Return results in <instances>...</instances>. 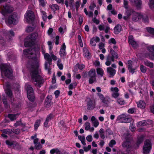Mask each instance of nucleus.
Here are the masks:
<instances>
[{
    "instance_id": "33",
    "label": "nucleus",
    "mask_w": 154,
    "mask_h": 154,
    "mask_svg": "<svg viewBox=\"0 0 154 154\" xmlns=\"http://www.w3.org/2000/svg\"><path fill=\"white\" fill-rule=\"evenodd\" d=\"M116 102L119 104L124 105L125 104V101L122 98H116Z\"/></svg>"
},
{
    "instance_id": "7",
    "label": "nucleus",
    "mask_w": 154,
    "mask_h": 154,
    "mask_svg": "<svg viewBox=\"0 0 154 154\" xmlns=\"http://www.w3.org/2000/svg\"><path fill=\"white\" fill-rule=\"evenodd\" d=\"M35 18V15L33 12L31 10H28L25 15V20L29 23L33 20Z\"/></svg>"
},
{
    "instance_id": "5",
    "label": "nucleus",
    "mask_w": 154,
    "mask_h": 154,
    "mask_svg": "<svg viewBox=\"0 0 154 154\" xmlns=\"http://www.w3.org/2000/svg\"><path fill=\"white\" fill-rule=\"evenodd\" d=\"M152 147V144L150 140H146L144 143L143 147V154H149L150 152Z\"/></svg>"
},
{
    "instance_id": "63",
    "label": "nucleus",
    "mask_w": 154,
    "mask_h": 154,
    "mask_svg": "<svg viewBox=\"0 0 154 154\" xmlns=\"http://www.w3.org/2000/svg\"><path fill=\"white\" fill-rule=\"evenodd\" d=\"M11 131L16 134H18L20 132V130L19 129H12Z\"/></svg>"
},
{
    "instance_id": "37",
    "label": "nucleus",
    "mask_w": 154,
    "mask_h": 154,
    "mask_svg": "<svg viewBox=\"0 0 154 154\" xmlns=\"http://www.w3.org/2000/svg\"><path fill=\"white\" fill-rule=\"evenodd\" d=\"M79 139L81 141L82 144L84 146L85 145L86 143L85 142V137L84 136H78Z\"/></svg>"
},
{
    "instance_id": "36",
    "label": "nucleus",
    "mask_w": 154,
    "mask_h": 154,
    "mask_svg": "<svg viewBox=\"0 0 154 154\" xmlns=\"http://www.w3.org/2000/svg\"><path fill=\"white\" fill-rule=\"evenodd\" d=\"M134 2L136 7L139 8L141 5V0H134Z\"/></svg>"
},
{
    "instance_id": "4",
    "label": "nucleus",
    "mask_w": 154,
    "mask_h": 154,
    "mask_svg": "<svg viewBox=\"0 0 154 154\" xmlns=\"http://www.w3.org/2000/svg\"><path fill=\"white\" fill-rule=\"evenodd\" d=\"M19 18L17 14L14 13L10 15L6 20V22L8 24H15L18 21Z\"/></svg>"
},
{
    "instance_id": "62",
    "label": "nucleus",
    "mask_w": 154,
    "mask_h": 154,
    "mask_svg": "<svg viewBox=\"0 0 154 154\" xmlns=\"http://www.w3.org/2000/svg\"><path fill=\"white\" fill-rule=\"evenodd\" d=\"M92 21L96 24H99L100 22L99 20L97 19L96 17H94L93 18Z\"/></svg>"
},
{
    "instance_id": "49",
    "label": "nucleus",
    "mask_w": 154,
    "mask_h": 154,
    "mask_svg": "<svg viewBox=\"0 0 154 154\" xmlns=\"http://www.w3.org/2000/svg\"><path fill=\"white\" fill-rule=\"evenodd\" d=\"M147 30L149 33L154 35V29L149 27L148 28Z\"/></svg>"
},
{
    "instance_id": "58",
    "label": "nucleus",
    "mask_w": 154,
    "mask_h": 154,
    "mask_svg": "<svg viewBox=\"0 0 154 154\" xmlns=\"http://www.w3.org/2000/svg\"><path fill=\"white\" fill-rule=\"evenodd\" d=\"M86 138L87 140L89 142H91L92 140V136L91 135L87 136Z\"/></svg>"
},
{
    "instance_id": "51",
    "label": "nucleus",
    "mask_w": 154,
    "mask_h": 154,
    "mask_svg": "<svg viewBox=\"0 0 154 154\" xmlns=\"http://www.w3.org/2000/svg\"><path fill=\"white\" fill-rule=\"evenodd\" d=\"M149 5L151 8H154V0H150Z\"/></svg>"
},
{
    "instance_id": "27",
    "label": "nucleus",
    "mask_w": 154,
    "mask_h": 154,
    "mask_svg": "<svg viewBox=\"0 0 154 154\" xmlns=\"http://www.w3.org/2000/svg\"><path fill=\"white\" fill-rule=\"evenodd\" d=\"M138 107L141 109H144L146 106L145 102L142 100H140L138 103H137Z\"/></svg>"
},
{
    "instance_id": "41",
    "label": "nucleus",
    "mask_w": 154,
    "mask_h": 154,
    "mask_svg": "<svg viewBox=\"0 0 154 154\" xmlns=\"http://www.w3.org/2000/svg\"><path fill=\"white\" fill-rule=\"evenodd\" d=\"M19 115L18 114H9L8 115V117L10 119L11 121H13L16 119V116Z\"/></svg>"
},
{
    "instance_id": "30",
    "label": "nucleus",
    "mask_w": 154,
    "mask_h": 154,
    "mask_svg": "<svg viewBox=\"0 0 154 154\" xmlns=\"http://www.w3.org/2000/svg\"><path fill=\"white\" fill-rule=\"evenodd\" d=\"M97 75H100L101 77L103 76L104 73V72L103 69L99 68L97 69Z\"/></svg>"
},
{
    "instance_id": "42",
    "label": "nucleus",
    "mask_w": 154,
    "mask_h": 154,
    "mask_svg": "<svg viewBox=\"0 0 154 154\" xmlns=\"http://www.w3.org/2000/svg\"><path fill=\"white\" fill-rule=\"evenodd\" d=\"M77 85V83L76 82L71 83L70 84L69 86V88L70 90L73 89L75 88Z\"/></svg>"
},
{
    "instance_id": "19",
    "label": "nucleus",
    "mask_w": 154,
    "mask_h": 154,
    "mask_svg": "<svg viewBox=\"0 0 154 154\" xmlns=\"http://www.w3.org/2000/svg\"><path fill=\"white\" fill-rule=\"evenodd\" d=\"M83 51L84 56L87 59L90 58L91 56L88 48L86 47H84L83 48Z\"/></svg>"
},
{
    "instance_id": "61",
    "label": "nucleus",
    "mask_w": 154,
    "mask_h": 154,
    "mask_svg": "<svg viewBox=\"0 0 154 154\" xmlns=\"http://www.w3.org/2000/svg\"><path fill=\"white\" fill-rule=\"evenodd\" d=\"M96 80V77L91 78L89 80V82L90 84H92Z\"/></svg>"
},
{
    "instance_id": "53",
    "label": "nucleus",
    "mask_w": 154,
    "mask_h": 154,
    "mask_svg": "<svg viewBox=\"0 0 154 154\" xmlns=\"http://www.w3.org/2000/svg\"><path fill=\"white\" fill-rule=\"evenodd\" d=\"M148 49L151 52H154V45L149 46L148 47Z\"/></svg>"
},
{
    "instance_id": "17",
    "label": "nucleus",
    "mask_w": 154,
    "mask_h": 154,
    "mask_svg": "<svg viewBox=\"0 0 154 154\" xmlns=\"http://www.w3.org/2000/svg\"><path fill=\"white\" fill-rule=\"evenodd\" d=\"M107 73L109 75L110 77H113L116 74V70L111 67L107 68Z\"/></svg>"
},
{
    "instance_id": "31",
    "label": "nucleus",
    "mask_w": 154,
    "mask_h": 154,
    "mask_svg": "<svg viewBox=\"0 0 154 154\" xmlns=\"http://www.w3.org/2000/svg\"><path fill=\"white\" fill-rule=\"evenodd\" d=\"M51 9L54 11L59 9V7L57 4H52L49 6Z\"/></svg>"
},
{
    "instance_id": "22",
    "label": "nucleus",
    "mask_w": 154,
    "mask_h": 154,
    "mask_svg": "<svg viewBox=\"0 0 154 154\" xmlns=\"http://www.w3.org/2000/svg\"><path fill=\"white\" fill-rule=\"evenodd\" d=\"M132 61L131 60H129L128 61V68L130 72L133 73L135 72V70L136 69V68H133L131 64Z\"/></svg>"
},
{
    "instance_id": "44",
    "label": "nucleus",
    "mask_w": 154,
    "mask_h": 154,
    "mask_svg": "<svg viewBox=\"0 0 154 154\" xmlns=\"http://www.w3.org/2000/svg\"><path fill=\"white\" fill-rule=\"evenodd\" d=\"M85 129L86 130H89L90 129L91 125L90 123L89 122H86L85 124Z\"/></svg>"
},
{
    "instance_id": "24",
    "label": "nucleus",
    "mask_w": 154,
    "mask_h": 154,
    "mask_svg": "<svg viewBox=\"0 0 154 154\" xmlns=\"http://www.w3.org/2000/svg\"><path fill=\"white\" fill-rule=\"evenodd\" d=\"M114 59L113 57L108 56L107 57L106 61L105 62V64L108 66H110L111 63V62L114 61Z\"/></svg>"
},
{
    "instance_id": "15",
    "label": "nucleus",
    "mask_w": 154,
    "mask_h": 154,
    "mask_svg": "<svg viewBox=\"0 0 154 154\" xmlns=\"http://www.w3.org/2000/svg\"><path fill=\"white\" fill-rule=\"evenodd\" d=\"M100 41V38L98 37H93L90 40V44L91 46L95 47L97 42H99Z\"/></svg>"
},
{
    "instance_id": "50",
    "label": "nucleus",
    "mask_w": 154,
    "mask_h": 154,
    "mask_svg": "<svg viewBox=\"0 0 154 154\" xmlns=\"http://www.w3.org/2000/svg\"><path fill=\"white\" fill-rule=\"evenodd\" d=\"M145 65L150 68H152L153 67V64L152 63L149 62L148 61H146L145 63Z\"/></svg>"
},
{
    "instance_id": "18",
    "label": "nucleus",
    "mask_w": 154,
    "mask_h": 154,
    "mask_svg": "<svg viewBox=\"0 0 154 154\" xmlns=\"http://www.w3.org/2000/svg\"><path fill=\"white\" fill-rule=\"evenodd\" d=\"M143 16L140 14L137 13H135L133 16L132 20L133 21L136 22L138 21L139 20L143 18Z\"/></svg>"
},
{
    "instance_id": "52",
    "label": "nucleus",
    "mask_w": 154,
    "mask_h": 154,
    "mask_svg": "<svg viewBox=\"0 0 154 154\" xmlns=\"http://www.w3.org/2000/svg\"><path fill=\"white\" fill-rule=\"evenodd\" d=\"M96 5L94 2H93L90 5L89 7V8L91 10H93L94 8L96 7Z\"/></svg>"
},
{
    "instance_id": "60",
    "label": "nucleus",
    "mask_w": 154,
    "mask_h": 154,
    "mask_svg": "<svg viewBox=\"0 0 154 154\" xmlns=\"http://www.w3.org/2000/svg\"><path fill=\"white\" fill-rule=\"evenodd\" d=\"M94 126L95 127H97L99 125V122L97 120H95V121L92 122Z\"/></svg>"
},
{
    "instance_id": "32",
    "label": "nucleus",
    "mask_w": 154,
    "mask_h": 154,
    "mask_svg": "<svg viewBox=\"0 0 154 154\" xmlns=\"http://www.w3.org/2000/svg\"><path fill=\"white\" fill-rule=\"evenodd\" d=\"M61 60L60 58L58 59L57 61V65L58 68L60 70H62L63 69V65L61 63Z\"/></svg>"
},
{
    "instance_id": "13",
    "label": "nucleus",
    "mask_w": 154,
    "mask_h": 154,
    "mask_svg": "<svg viewBox=\"0 0 154 154\" xmlns=\"http://www.w3.org/2000/svg\"><path fill=\"white\" fill-rule=\"evenodd\" d=\"M4 88L5 90V93L8 96V97L11 100L12 97V94L11 91L8 89L9 88V85L8 83H6L4 86Z\"/></svg>"
},
{
    "instance_id": "1",
    "label": "nucleus",
    "mask_w": 154,
    "mask_h": 154,
    "mask_svg": "<svg viewBox=\"0 0 154 154\" xmlns=\"http://www.w3.org/2000/svg\"><path fill=\"white\" fill-rule=\"evenodd\" d=\"M36 63L35 66H32L30 70V74L32 82L38 87H40L44 82L42 78L40 75L38 70V61H36L35 63Z\"/></svg>"
},
{
    "instance_id": "29",
    "label": "nucleus",
    "mask_w": 154,
    "mask_h": 154,
    "mask_svg": "<svg viewBox=\"0 0 154 154\" xmlns=\"http://www.w3.org/2000/svg\"><path fill=\"white\" fill-rule=\"evenodd\" d=\"M121 30V26L118 25L116 26L114 29V33L116 34L119 33Z\"/></svg>"
},
{
    "instance_id": "34",
    "label": "nucleus",
    "mask_w": 154,
    "mask_h": 154,
    "mask_svg": "<svg viewBox=\"0 0 154 154\" xmlns=\"http://www.w3.org/2000/svg\"><path fill=\"white\" fill-rule=\"evenodd\" d=\"M110 53L112 55V57H113L114 58H117L118 57V56L116 52L112 48H111L110 49Z\"/></svg>"
},
{
    "instance_id": "57",
    "label": "nucleus",
    "mask_w": 154,
    "mask_h": 154,
    "mask_svg": "<svg viewBox=\"0 0 154 154\" xmlns=\"http://www.w3.org/2000/svg\"><path fill=\"white\" fill-rule=\"evenodd\" d=\"M35 147L36 149L38 150L41 149L42 148V146L39 143H37L35 144Z\"/></svg>"
},
{
    "instance_id": "64",
    "label": "nucleus",
    "mask_w": 154,
    "mask_h": 154,
    "mask_svg": "<svg viewBox=\"0 0 154 154\" xmlns=\"http://www.w3.org/2000/svg\"><path fill=\"white\" fill-rule=\"evenodd\" d=\"M98 29L100 30H103L105 29V26L104 25H100L98 26Z\"/></svg>"
},
{
    "instance_id": "47",
    "label": "nucleus",
    "mask_w": 154,
    "mask_h": 154,
    "mask_svg": "<svg viewBox=\"0 0 154 154\" xmlns=\"http://www.w3.org/2000/svg\"><path fill=\"white\" fill-rule=\"evenodd\" d=\"M116 142L114 140H112L109 143V145L110 147H112L114 145L116 144Z\"/></svg>"
},
{
    "instance_id": "59",
    "label": "nucleus",
    "mask_w": 154,
    "mask_h": 154,
    "mask_svg": "<svg viewBox=\"0 0 154 154\" xmlns=\"http://www.w3.org/2000/svg\"><path fill=\"white\" fill-rule=\"evenodd\" d=\"M140 69L142 72L145 73L146 72V68L142 65L140 66Z\"/></svg>"
},
{
    "instance_id": "43",
    "label": "nucleus",
    "mask_w": 154,
    "mask_h": 154,
    "mask_svg": "<svg viewBox=\"0 0 154 154\" xmlns=\"http://www.w3.org/2000/svg\"><path fill=\"white\" fill-rule=\"evenodd\" d=\"M40 6L43 7H45L46 4V2L45 0H39Z\"/></svg>"
},
{
    "instance_id": "40",
    "label": "nucleus",
    "mask_w": 154,
    "mask_h": 154,
    "mask_svg": "<svg viewBox=\"0 0 154 154\" xmlns=\"http://www.w3.org/2000/svg\"><path fill=\"white\" fill-rule=\"evenodd\" d=\"M41 121L40 119L37 120L35 122L34 127L35 130L37 129L38 127L39 126L41 123Z\"/></svg>"
},
{
    "instance_id": "20",
    "label": "nucleus",
    "mask_w": 154,
    "mask_h": 154,
    "mask_svg": "<svg viewBox=\"0 0 154 154\" xmlns=\"http://www.w3.org/2000/svg\"><path fill=\"white\" fill-rule=\"evenodd\" d=\"M95 106V102L90 99L88 102L87 107L88 109H92L94 108Z\"/></svg>"
},
{
    "instance_id": "23",
    "label": "nucleus",
    "mask_w": 154,
    "mask_h": 154,
    "mask_svg": "<svg viewBox=\"0 0 154 154\" xmlns=\"http://www.w3.org/2000/svg\"><path fill=\"white\" fill-rule=\"evenodd\" d=\"M88 75L91 78L96 77V71L95 69H92L88 72Z\"/></svg>"
},
{
    "instance_id": "35",
    "label": "nucleus",
    "mask_w": 154,
    "mask_h": 154,
    "mask_svg": "<svg viewBox=\"0 0 154 154\" xmlns=\"http://www.w3.org/2000/svg\"><path fill=\"white\" fill-rule=\"evenodd\" d=\"M27 97L30 100L33 101L34 99V96L33 93L30 94L29 91H28V94H27Z\"/></svg>"
},
{
    "instance_id": "55",
    "label": "nucleus",
    "mask_w": 154,
    "mask_h": 154,
    "mask_svg": "<svg viewBox=\"0 0 154 154\" xmlns=\"http://www.w3.org/2000/svg\"><path fill=\"white\" fill-rule=\"evenodd\" d=\"M84 151L85 152H87L90 150L91 149V145H88V147L84 146L83 148Z\"/></svg>"
},
{
    "instance_id": "21",
    "label": "nucleus",
    "mask_w": 154,
    "mask_h": 154,
    "mask_svg": "<svg viewBox=\"0 0 154 154\" xmlns=\"http://www.w3.org/2000/svg\"><path fill=\"white\" fill-rule=\"evenodd\" d=\"M152 123V121L149 120L146 121H141L140 122H138L137 123V126L139 127L140 126H144L146 125L147 124H151Z\"/></svg>"
},
{
    "instance_id": "10",
    "label": "nucleus",
    "mask_w": 154,
    "mask_h": 154,
    "mask_svg": "<svg viewBox=\"0 0 154 154\" xmlns=\"http://www.w3.org/2000/svg\"><path fill=\"white\" fill-rule=\"evenodd\" d=\"M97 95L101 100L104 106L106 107H108V103L109 99V97H104L103 94L99 93L97 94Z\"/></svg>"
},
{
    "instance_id": "14",
    "label": "nucleus",
    "mask_w": 154,
    "mask_h": 154,
    "mask_svg": "<svg viewBox=\"0 0 154 154\" xmlns=\"http://www.w3.org/2000/svg\"><path fill=\"white\" fill-rule=\"evenodd\" d=\"M66 46L65 43H63L61 47L59 52V54L61 57L64 58L66 56Z\"/></svg>"
},
{
    "instance_id": "46",
    "label": "nucleus",
    "mask_w": 154,
    "mask_h": 154,
    "mask_svg": "<svg viewBox=\"0 0 154 154\" xmlns=\"http://www.w3.org/2000/svg\"><path fill=\"white\" fill-rule=\"evenodd\" d=\"M27 94H28V91H29V93H33V89L31 87V86L30 85H28L27 87Z\"/></svg>"
},
{
    "instance_id": "54",
    "label": "nucleus",
    "mask_w": 154,
    "mask_h": 154,
    "mask_svg": "<svg viewBox=\"0 0 154 154\" xmlns=\"http://www.w3.org/2000/svg\"><path fill=\"white\" fill-rule=\"evenodd\" d=\"M76 66L79 69L81 70L83 69L85 67L83 64H77Z\"/></svg>"
},
{
    "instance_id": "6",
    "label": "nucleus",
    "mask_w": 154,
    "mask_h": 154,
    "mask_svg": "<svg viewBox=\"0 0 154 154\" xmlns=\"http://www.w3.org/2000/svg\"><path fill=\"white\" fill-rule=\"evenodd\" d=\"M1 13L4 15H5L7 13H9L12 12L14 8L12 7L9 5L1 6Z\"/></svg>"
},
{
    "instance_id": "9",
    "label": "nucleus",
    "mask_w": 154,
    "mask_h": 154,
    "mask_svg": "<svg viewBox=\"0 0 154 154\" xmlns=\"http://www.w3.org/2000/svg\"><path fill=\"white\" fill-rule=\"evenodd\" d=\"M117 119L119 120L121 122L125 123L131 122L132 120V118H128L124 114H122L118 116Z\"/></svg>"
},
{
    "instance_id": "45",
    "label": "nucleus",
    "mask_w": 154,
    "mask_h": 154,
    "mask_svg": "<svg viewBox=\"0 0 154 154\" xmlns=\"http://www.w3.org/2000/svg\"><path fill=\"white\" fill-rule=\"evenodd\" d=\"M42 14V17L43 20L45 21H46L47 19V16L46 15V13L44 11H41Z\"/></svg>"
},
{
    "instance_id": "16",
    "label": "nucleus",
    "mask_w": 154,
    "mask_h": 154,
    "mask_svg": "<svg viewBox=\"0 0 154 154\" xmlns=\"http://www.w3.org/2000/svg\"><path fill=\"white\" fill-rule=\"evenodd\" d=\"M128 42L134 48H136L138 47V44L137 42L134 41L132 36H129Z\"/></svg>"
},
{
    "instance_id": "39",
    "label": "nucleus",
    "mask_w": 154,
    "mask_h": 154,
    "mask_svg": "<svg viewBox=\"0 0 154 154\" xmlns=\"http://www.w3.org/2000/svg\"><path fill=\"white\" fill-rule=\"evenodd\" d=\"M99 133L100 137L103 139L105 138V135L104 134V130L103 128H101L99 130Z\"/></svg>"
},
{
    "instance_id": "12",
    "label": "nucleus",
    "mask_w": 154,
    "mask_h": 154,
    "mask_svg": "<svg viewBox=\"0 0 154 154\" xmlns=\"http://www.w3.org/2000/svg\"><path fill=\"white\" fill-rule=\"evenodd\" d=\"M110 90L112 92V96L113 98L116 99L119 97L120 94L119 92V90L117 87H112L110 88Z\"/></svg>"
},
{
    "instance_id": "28",
    "label": "nucleus",
    "mask_w": 154,
    "mask_h": 154,
    "mask_svg": "<svg viewBox=\"0 0 154 154\" xmlns=\"http://www.w3.org/2000/svg\"><path fill=\"white\" fill-rule=\"evenodd\" d=\"M50 153L51 154H54V153H56V154H61V152L60 150L57 148H54L51 150L50 151Z\"/></svg>"
},
{
    "instance_id": "8",
    "label": "nucleus",
    "mask_w": 154,
    "mask_h": 154,
    "mask_svg": "<svg viewBox=\"0 0 154 154\" xmlns=\"http://www.w3.org/2000/svg\"><path fill=\"white\" fill-rule=\"evenodd\" d=\"M50 55L48 53L44 54V58L46 60V62H52V59L54 61H56L57 60V57L53 54V52L50 53Z\"/></svg>"
},
{
    "instance_id": "2",
    "label": "nucleus",
    "mask_w": 154,
    "mask_h": 154,
    "mask_svg": "<svg viewBox=\"0 0 154 154\" xmlns=\"http://www.w3.org/2000/svg\"><path fill=\"white\" fill-rule=\"evenodd\" d=\"M0 67L3 77L11 78L12 76V71L8 66L5 64H1L0 65Z\"/></svg>"
},
{
    "instance_id": "11",
    "label": "nucleus",
    "mask_w": 154,
    "mask_h": 154,
    "mask_svg": "<svg viewBox=\"0 0 154 154\" xmlns=\"http://www.w3.org/2000/svg\"><path fill=\"white\" fill-rule=\"evenodd\" d=\"M34 51L31 49H25L23 51V54L29 58H32L33 57H34L35 56V54L33 52Z\"/></svg>"
},
{
    "instance_id": "38",
    "label": "nucleus",
    "mask_w": 154,
    "mask_h": 154,
    "mask_svg": "<svg viewBox=\"0 0 154 154\" xmlns=\"http://www.w3.org/2000/svg\"><path fill=\"white\" fill-rule=\"evenodd\" d=\"M130 143L129 142L126 141L123 143L122 144L123 147L127 149H129L131 147Z\"/></svg>"
},
{
    "instance_id": "25",
    "label": "nucleus",
    "mask_w": 154,
    "mask_h": 154,
    "mask_svg": "<svg viewBox=\"0 0 154 154\" xmlns=\"http://www.w3.org/2000/svg\"><path fill=\"white\" fill-rule=\"evenodd\" d=\"M51 64V62H45V69L48 71L49 73H50L51 72V68L50 67V65Z\"/></svg>"
},
{
    "instance_id": "3",
    "label": "nucleus",
    "mask_w": 154,
    "mask_h": 154,
    "mask_svg": "<svg viewBox=\"0 0 154 154\" xmlns=\"http://www.w3.org/2000/svg\"><path fill=\"white\" fill-rule=\"evenodd\" d=\"M37 37L38 34L37 33H34L28 36L24 43L25 46L28 47L31 46L33 44V42L35 40Z\"/></svg>"
},
{
    "instance_id": "26",
    "label": "nucleus",
    "mask_w": 154,
    "mask_h": 154,
    "mask_svg": "<svg viewBox=\"0 0 154 154\" xmlns=\"http://www.w3.org/2000/svg\"><path fill=\"white\" fill-rule=\"evenodd\" d=\"M52 117L53 116L51 114H50L47 116L46 120L44 123V125L45 127H48V123L49 121L51 119Z\"/></svg>"
},
{
    "instance_id": "56",
    "label": "nucleus",
    "mask_w": 154,
    "mask_h": 154,
    "mask_svg": "<svg viewBox=\"0 0 154 154\" xmlns=\"http://www.w3.org/2000/svg\"><path fill=\"white\" fill-rule=\"evenodd\" d=\"M81 4V2L80 1H76L75 2V7H76V10H78V9L79 8Z\"/></svg>"
},
{
    "instance_id": "48",
    "label": "nucleus",
    "mask_w": 154,
    "mask_h": 154,
    "mask_svg": "<svg viewBox=\"0 0 154 154\" xmlns=\"http://www.w3.org/2000/svg\"><path fill=\"white\" fill-rule=\"evenodd\" d=\"M109 43L110 44H112L114 45L116 44V42L115 39L113 38L110 39L109 41Z\"/></svg>"
}]
</instances>
